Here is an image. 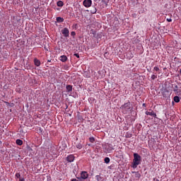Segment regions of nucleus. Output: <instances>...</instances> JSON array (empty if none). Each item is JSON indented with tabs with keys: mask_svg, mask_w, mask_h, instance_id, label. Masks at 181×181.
Returning a JSON list of instances; mask_svg holds the SVG:
<instances>
[{
	"mask_svg": "<svg viewBox=\"0 0 181 181\" xmlns=\"http://www.w3.org/2000/svg\"><path fill=\"white\" fill-rule=\"evenodd\" d=\"M134 159L132 163V168L134 169H136L138 168V165H141V162H142V158L137 153H134Z\"/></svg>",
	"mask_w": 181,
	"mask_h": 181,
	"instance_id": "obj_1",
	"label": "nucleus"
},
{
	"mask_svg": "<svg viewBox=\"0 0 181 181\" xmlns=\"http://www.w3.org/2000/svg\"><path fill=\"white\" fill-rule=\"evenodd\" d=\"M122 110H123V111H126V112L131 111V102L129 101L128 103H126L122 105Z\"/></svg>",
	"mask_w": 181,
	"mask_h": 181,
	"instance_id": "obj_2",
	"label": "nucleus"
},
{
	"mask_svg": "<svg viewBox=\"0 0 181 181\" xmlns=\"http://www.w3.org/2000/svg\"><path fill=\"white\" fill-rule=\"evenodd\" d=\"M62 33L64 36V37H69L70 36V31L69 30V28H64L62 30Z\"/></svg>",
	"mask_w": 181,
	"mask_h": 181,
	"instance_id": "obj_3",
	"label": "nucleus"
},
{
	"mask_svg": "<svg viewBox=\"0 0 181 181\" xmlns=\"http://www.w3.org/2000/svg\"><path fill=\"white\" fill-rule=\"evenodd\" d=\"M172 88L173 89V91L176 93V94H179L181 92V87L179 88V86H177V84H173L172 85Z\"/></svg>",
	"mask_w": 181,
	"mask_h": 181,
	"instance_id": "obj_4",
	"label": "nucleus"
},
{
	"mask_svg": "<svg viewBox=\"0 0 181 181\" xmlns=\"http://www.w3.org/2000/svg\"><path fill=\"white\" fill-rule=\"evenodd\" d=\"M83 5L85 6V8H90L91 5H93V1L91 0H84L83 1Z\"/></svg>",
	"mask_w": 181,
	"mask_h": 181,
	"instance_id": "obj_5",
	"label": "nucleus"
},
{
	"mask_svg": "<svg viewBox=\"0 0 181 181\" xmlns=\"http://www.w3.org/2000/svg\"><path fill=\"white\" fill-rule=\"evenodd\" d=\"M74 159H75V157H74V155L73 154H70L66 157V160L67 162H69V163L74 162Z\"/></svg>",
	"mask_w": 181,
	"mask_h": 181,
	"instance_id": "obj_6",
	"label": "nucleus"
},
{
	"mask_svg": "<svg viewBox=\"0 0 181 181\" xmlns=\"http://www.w3.org/2000/svg\"><path fill=\"white\" fill-rule=\"evenodd\" d=\"M81 179L85 180V179H87V177H88V173H87V172H86V171H83L81 173Z\"/></svg>",
	"mask_w": 181,
	"mask_h": 181,
	"instance_id": "obj_7",
	"label": "nucleus"
},
{
	"mask_svg": "<svg viewBox=\"0 0 181 181\" xmlns=\"http://www.w3.org/2000/svg\"><path fill=\"white\" fill-rule=\"evenodd\" d=\"M146 115H151V117H153V118H156V113H155L153 111L146 112Z\"/></svg>",
	"mask_w": 181,
	"mask_h": 181,
	"instance_id": "obj_8",
	"label": "nucleus"
},
{
	"mask_svg": "<svg viewBox=\"0 0 181 181\" xmlns=\"http://www.w3.org/2000/svg\"><path fill=\"white\" fill-rule=\"evenodd\" d=\"M34 64L35 66H37V67H39V66H40V64H41L40 60L37 59V58H35L34 59Z\"/></svg>",
	"mask_w": 181,
	"mask_h": 181,
	"instance_id": "obj_9",
	"label": "nucleus"
},
{
	"mask_svg": "<svg viewBox=\"0 0 181 181\" xmlns=\"http://www.w3.org/2000/svg\"><path fill=\"white\" fill-rule=\"evenodd\" d=\"M66 88L68 93H71L73 91V86L71 85H67Z\"/></svg>",
	"mask_w": 181,
	"mask_h": 181,
	"instance_id": "obj_10",
	"label": "nucleus"
},
{
	"mask_svg": "<svg viewBox=\"0 0 181 181\" xmlns=\"http://www.w3.org/2000/svg\"><path fill=\"white\" fill-rule=\"evenodd\" d=\"M67 56H66V55H62L61 57H60V60H61V62H62L63 63H64L65 62H67Z\"/></svg>",
	"mask_w": 181,
	"mask_h": 181,
	"instance_id": "obj_11",
	"label": "nucleus"
},
{
	"mask_svg": "<svg viewBox=\"0 0 181 181\" xmlns=\"http://www.w3.org/2000/svg\"><path fill=\"white\" fill-rule=\"evenodd\" d=\"M56 21H57V22H58V23H62L63 22H64V18H63L62 17H57Z\"/></svg>",
	"mask_w": 181,
	"mask_h": 181,
	"instance_id": "obj_12",
	"label": "nucleus"
},
{
	"mask_svg": "<svg viewBox=\"0 0 181 181\" xmlns=\"http://www.w3.org/2000/svg\"><path fill=\"white\" fill-rule=\"evenodd\" d=\"M90 13H97V8L93 6L92 8L90 9Z\"/></svg>",
	"mask_w": 181,
	"mask_h": 181,
	"instance_id": "obj_13",
	"label": "nucleus"
},
{
	"mask_svg": "<svg viewBox=\"0 0 181 181\" xmlns=\"http://www.w3.org/2000/svg\"><path fill=\"white\" fill-rule=\"evenodd\" d=\"M16 143L17 145H19L20 146L21 145H23V141L21 139H17Z\"/></svg>",
	"mask_w": 181,
	"mask_h": 181,
	"instance_id": "obj_14",
	"label": "nucleus"
},
{
	"mask_svg": "<svg viewBox=\"0 0 181 181\" xmlns=\"http://www.w3.org/2000/svg\"><path fill=\"white\" fill-rule=\"evenodd\" d=\"M76 148L78 149H81V148H83V144H81V142L76 143Z\"/></svg>",
	"mask_w": 181,
	"mask_h": 181,
	"instance_id": "obj_15",
	"label": "nucleus"
},
{
	"mask_svg": "<svg viewBox=\"0 0 181 181\" xmlns=\"http://www.w3.org/2000/svg\"><path fill=\"white\" fill-rule=\"evenodd\" d=\"M57 6L62 7V6H64V3H63L62 1H58L57 2Z\"/></svg>",
	"mask_w": 181,
	"mask_h": 181,
	"instance_id": "obj_16",
	"label": "nucleus"
},
{
	"mask_svg": "<svg viewBox=\"0 0 181 181\" xmlns=\"http://www.w3.org/2000/svg\"><path fill=\"white\" fill-rule=\"evenodd\" d=\"M173 100L175 103H180V98H179V96H175Z\"/></svg>",
	"mask_w": 181,
	"mask_h": 181,
	"instance_id": "obj_17",
	"label": "nucleus"
},
{
	"mask_svg": "<svg viewBox=\"0 0 181 181\" xmlns=\"http://www.w3.org/2000/svg\"><path fill=\"white\" fill-rule=\"evenodd\" d=\"M135 177L136 179H140L141 178V174L139 173L138 172L135 173Z\"/></svg>",
	"mask_w": 181,
	"mask_h": 181,
	"instance_id": "obj_18",
	"label": "nucleus"
},
{
	"mask_svg": "<svg viewBox=\"0 0 181 181\" xmlns=\"http://www.w3.org/2000/svg\"><path fill=\"white\" fill-rule=\"evenodd\" d=\"M89 141H90V142H91V144H94L95 139H94V137L92 136V137L89 138Z\"/></svg>",
	"mask_w": 181,
	"mask_h": 181,
	"instance_id": "obj_19",
	"label": "nucleus"
},
{
	"mask_svg": "<svg viewBox=\"0 0 181 181\" xmlns=\"http://www.w3.org/2000/svg\"><path fill=\"white\" fill-rule=\"evenodd\" d=\"M105 163H110V158L108 157L105 158Z\"/></svg>",
	"mask_w": 181,
	"mask_h": 181,
	"instance_id": "obj_20",
	"label": "nucleus"
},
{
	"mask_svg": "<svg viewBox=\"0 0 181 181\" xmlns=\"http://www.w3.org/2000/svg\"><path fill=\"white\" fill-rule=\"evenodd\" d=\"M156 78H158V76L157 75H152L151 76V79L152 80H156Z\"/></svg>",
	"mask_w": 181,
	"mask_h": 181,
	"instance_id": "obj_21",
	"label": "nucleus"
},
{
	"mask_svg": "<svg viewBox=\"0 0 181 181\" xmlns=\"http://www.w3.org/2000/svg\"><path fill=\"white\" fill-rule=\"evenodd\" d=\"M16 177H17V179H21V174L20 173H16Z\"/></svg>",
	"mask_w": 181,
	"mask_h": 181,
	"instance_id": "obj_22",
	"label": "nucleus"
},
{
	"mask_svg": "<svg viewBox=\"0 0 181 181\" xmlns=\"http://www.w3.org/2000/svg\"><path fill=\"white\" fill-rule=\"evenodd\" d=\"M74 56H75V57H77L78 59H80V54H78V53L74 54Z\"/></svg>",
	"mask_w": 181,
	"mask_h": 181,
	"instance_id": "obj_23",
	"label": "nucleus"
},
{
	"mask_svg": "<svg viewBox=\"0 0 181 181\" xmlns=\"http://www.w3.org/2000/svg\"><path fill=\"white\" fill-rule=\"evenodd\" d=\"M154 70H155L156 71H159V67L155 66V67H154Z\"/></svg>",
	"mask_w": 181,
	"mask_h": 181,
	"instance_id": "obj_24",
	"label": "nucleus"
},
{
	"mask_svg": "<svg viewBox=\"0 0 181 181\" xmlns=\"http://www.w3.org/2000/svg\"><path fill=\"white\" fill-rule=\"evenodd\" d=\"M71 35H72V36H76V32L72 31V32L71 33Z\"/></svg>",
	"mask_w": 181,
	"mask_h": 181,
	"instance_id": "obj_25",
	"label": "nucleus"
},
{
	"mask_svg": "<svg viewBox=\"0 0 181 181\" xmlns=\"http://www.w3.org/2000/svg\"><path fill=\"white\" fill-rule=\"evenodd\" d=\"M95 177H96L97 180H100V179L101 178V177H100V175H96Z\"/></svg>",
	"mask_w": 181,
	"mask_h": 181,
	"instance_id": "obj_26",
	"label": "nucleus"
},
{
	"mask_svg": "<svg viewBox=\"0 0 181 181\" xmlns=\"http://www.w3.org/2000/svg\"><path fill=\"white\" fill-rule=\"evenodd\" d=\"M19 180H20V181H25V178H24V177H20Z\"/></svg>",
	"mask_w": 181,
	"mask_h": 181,
	"instance_id": "obj_27",
	"label": "nucleus"
},
{
	"mask_svg": "<svg viewBox=\"0 0 181 181\" xmlns=\"http://www.w3.org/2000/svg\"><path fill=\"white\" fill-rule=\"evenodd\" d=\"M166 21L167 22H172V18H167Z\"/></svg>",
	"mask_w": 181,
	"mask_h": 181,
	"instance_id": "obj_28",
	"label": "nucleus"
},
{
	"mask_svg": "<svg viewBox=\"0 0 181 181\" xmlns=\"http://www.w3.org/2000/svg\"><path fill=\"white\" fill-rule=\"evenodd\" d=\"M71 181H78V180H77V179L74 178V179H72Z\"/></svg>",
	"mask_w": 181,
	"mask_h": 181,
	"instance_id": "obj_29",
	"label": "nucleus"
},
{
	"mask_svg": "<svg viewBox=\"0 0 181 181\" xmlns=\"http://www.w3.org/2000/svg\"><path fill=\"white\" fill-rule=\"evenodd\" d=\"M78 181H83V178H79Z\"/></svg>",
	"mask_w": 181,
	"mask_h": 181,
	"instance_id": "obj_30",
	"label": "nucleus"
},
{
	"mask_svg": "<svg viewBox=\"0 0 181 181\" xmlns=\"http://www.w3.org/2000/svg\"><path fill=\"white\" fill-rule=\"evenodd\" d=\"M180 74L181 75V69H180Z\"/></svg>",
	"mask_w": 181,
	"mask_h": 181,
	"instance_id": "obj_31",
	"label": "nucleus"
},
{
	"mask_svg": "<svg viewBox=\"0 0 181 181\" xmlns=\"http://www.w3.org/2000/svg\"><path fill=\"white\" fill-rule=\"evenodd\" d=\"M143 107H145V103L143 104Z\"/></svg>",
	"mask_w": 181,
	"mask_h": 181,
	"instance_id": "obj_32",
	"label": "nucleus"
},
{
	"mask_svg": "<svg viewBox=\"0 0 181 181\" xmlns=\"http://www.w3.org/2000/svg\"><path fill=\"white\" fill-rule=\"evenodd\" d=\"M47 62H50V60H48Z\"/></svg>",
	"mask_w": 181,
	"mask_h": 181,
	"instance_id": "obj_33",
	"label": "nucleus"
}]
</instances>
